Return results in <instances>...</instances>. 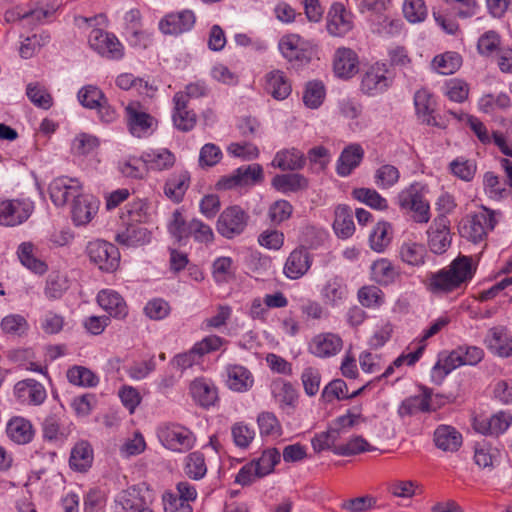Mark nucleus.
<instances>
[{
  "label": "nucleus",
  "instance_id": "19",
  "mask_svg": "<svg viewBox=\"0 0 512 512\" xmlns=\"http://www.w3.org/2000/svg\"><path fill=\"white\" fill-rule=\"evenodd\" d=\"M512 424V415L500 411L488 418H476L474 429L484 435L499 436L503 434Z\"/></svg>",
  "mask_w": 512,
  "mask_h": 512
},
{
  "label": "nucleus",
  "instance_id": "48",
  "mask_svg": "<svg viewBox=\"0 0 512 512\" xmlns=\"http://www.w3.org/2000/svg\"><path fill=\"white\" fill-rule=\"evenodd\" d=\"M67 379L71 384L81 387H95L99 382V377L93 371L78 365L67 370Z\"/></svg>",
  "mask_w": 512,
  "mask_h": 512
},
{
  "label": "nucleus",
  "instance_id": "31",
  "mask_svg": "<svg viewBox=\"0 0 512 512\" xmlns=\"http://www.w3.org/2000/svg\"><path fill=\"white\" fill-rule=\"evenodd\" d=\"M115 240L128 247L144 245L150 241V232L139 223H129L116 234Z\"/></svg>",
  "mask_w": 512,
  "mask_h": 512
},
{
  "label": "nucleus",
  "instance_id": "56",
  "mask_svg": "<svg viewBox=\"0 0 512 512\" xmlns=\"http://www.w3.org/2000/svg\"><path fill=\"white\" fill-rule=\"evenodd\" d=\"M483 185L486 195L494 200L507 196L506 183L502 182L493 172H486L483 176Z\"/></svg>",
  "mask_w": 512,
  "mask_h": 512
},
{
  "label": "nucleus",
  "instance_id": "57",
  "mask_svg": "<svg viewBox=\"0 0 512 512\" xmlns=\"http://www.w3.org/2000/svg\"><path fill=\"white\" fill-rule=\"evenodd\" d=\"M281 458L280 452L276 448L265 450L261 457L252 461L256 467L259 476L264 477L271 473Z\"/></svg>",
  "mask_w": 512,
  "mask_h": 512
},
{
  "label": "nucleus",
  "instance_id": "21",
  "mask_svg": "<svg viewBox=\"0 0 512 512\" xmlns=\"http://www.w3.org/2000/svg\"><path fill=\"white\" fill-rule=\"evenodd\" d=\"M348 287L343 278L332 276L321 288V298L327 306L332 308L342 305L348 297Z\"/></svg>",
  "mask_w": 512,
  "mask_h": 512
},
{
  "label": "nucleus",
  "instance_id": "58",
  "mask_svg": "<svg viewBox=\"0 0 512 512\" xmlns=\"http://www.w3.org/2000/svg\"><path fill=\"white\" fill-rule=\"evenodd\" d=\"M26 94L29 100L39 108L49 109L53 104L52 96L46 88L39 83L28 84Z\"/></svg>",
  "mask_w": 512,
  "mask_h": 512
},
{
  "label": "nucleus",
  "instance_id": "61",
  "mask_svg": "<svg viewBox=\"0 0 512 512\" xmlns=\"http://www.w3.org/2000/svg\"><path fill=\"white\" fill-rule=\"evenodd\" d=\"M1 329L6 334L21 336L28 331L29 325L22 315L10 314L2 319Z\"/></svg>",
  "mask_w": 512,
  "mask_h": 512
},
{
  "label": "nucleus",
  "instance_id": "4",
  "mask_svg": "<svg viewBox=\"0 0 512 512\" xmlns=\"http://www.w3.org/2000/svg\"><path fill=\"white\" fill-rule=\"evenodd\" d=\"M157 437L161 444L178 453L191 450L196 443L195 434L187 427L177 423H167L157 429Z\"/></svg>",
  "mask_w": 512,
  "mask_h": 512
},
{
  "label": "nucleus",
  "instance_id": "24",
  "mask_svg": "<svg viewBox=\"0 0 512 512\" xmlns=\"http://www.w3.org/2000/svg\"><path fill=\"white\" fill-rule=\"evenodd\" d=\"M98 210V201L88 194H81L72 202L71 214L75 225H86Z\"/></svg>",
  "mask_w": 512,
  "mask_h": 512
},
{
  "label": "nucleus",
  "instance_id": "7",
  "mask_svg": "<svg viewBox=\"0 0 512 512\" xmlns=\"http://www.w3.org/2000/svg\"><path fill=\"white\" fill-rule=\"evenodd\" d=\"M87 254L90 261L102 271L113 272L118 267L119 251L116 246L109 242L103 240L90 242L87 246Z\"/></svg>",
  "mask_w": 512,
  "mask_h": 512
},
{
  "label": "nucleus",
  "instance_id": "54",
  "mask_svg": "<svg viewBox=\"0 0 512 512\" xmlns=\"http://www.w3.org/2000/svg\"><path fill=\"white\" fill-rule=\"evenodd\" d=\"M510 104V98L505 93H500L496 96L492 94H487L479 99L478 107L480 111L486 114H491L496 110L507 109L508 107H510Z\"/></svg>",
  "mask_w": 512,
  "mask_h": 512
},
{
  "label": "nucleus",
  "instance_id": "16",
  "mask_svg": "<svg viewBox=\"0 0 512 512\" xmlns=\"http://www.w3.org/2000/svg\"><path fill=\"white\" fill-rule=\"evenodd\" d=\"M125 111L130 133L137 138L147 135L153 125V117L138 102L129 103Z\"/></svg>",
  "mask_w": 512,
  "mask_h": 512
},
{
  "label": "nucleus",
  "instance_id": "26",
  "mask_svg": "<svg viewBox=\"0 0 512 512\" xmlns=\"http://www.w3.org/2000/svg\"><path fill=\"white\" fill-rule=\"evenodd\" d=\"M173 102V123L175 127L183 132L192 130L196 124V114L187 110L186 96L177 92L173 97Z\"/></svg>",
  "mask_w": 512,
  "mask_h": 512
},
{
  "label": "nucleus",
  "instance_id": "17",
  "mask_svg": "<svg viewBox=\"0 0 512 512\" xmlns=\"http://www.w3.org/2000/svg\"><path fill=\"white\" fill-rule=\"evenodd\" d=\"M195 20V14L191 10L170 13L159 22V29L164 34L178 35L191 30Z\"/></svg>",
  "mask_w": 512,
  "mask_h": 512
},
{
  "label": "nucleus",
  "instance_id": "50",
  "mask_svg": "<svg viewBox=\"0 0 512 512\" xmlns=\"http://www.w3.org/2000/svg\"><path fill=\"white\" fill-rule=\"evenodd\" d=\"M184 473L193 480H200L206 475L207 466L201 452H192L186 456Z\"/></svg>",
  "mask_w": 512,
  "mask_h": 512
},
{
  "label": "nucleus",
  "instance_id": "52",
  "mask_svg": "<svg viewBox=\"0 0 512 512\" xmlns=\"http://www.w3.org/2000/svg\"><path fill=\"white\" fill-rule=\"evenodd\" d=\"M68 288L67 277L63 274L54 273L50 274L46 280L44 294L49 300H56L61 298Z\"/></svg>",
  "mask_w": 512,
  "mask_h": 512
},
{
  "label": "nucleus",
  "instance_id": "37",
  "mask_svg": "<svg viewBox=\"0 0 512 512\" xmlns=\"http://www.w3.org/2000/svg\"><path fill=\"white\" fill-rule=\"evenodd\" d=\"M414 104L418 117L427 125L436 126L437 122L433 116L435 101L431 93L426 89L418 90L414 95Z\"/></svg>",
  "mask_w": 512,
  "mask_h": 512
},
{
  "label": "nucleus",
  "instance_id": "53",
  "mask_svg": "<svg viewBox=\"0 0 512 512\" xmlns=\"http://www.w3.org/2000/svg\"><path fill=\"white\" fill-rule=\"evenodd\" d=\"M400 178V172L397 167L391 164L380 166L374 174L375 184L381 189H389L396 185Z\"/></svg>",
  "mask_w": 512,
  "mask_h": 512
},
{
  "label": "nucleus",
  "instance_id": "32",
  "mask_svg": "<svg viewBox=\"0 0 512 512\" xmlns=\"http://www.w3.org/2000/svg\"><path fill=\"white\" fill-rule=\"evenodd\" d=\"M428 255L424 244L412 240L403 241L399 247V257L402 262L412 267L423 266Z\"/></svg>",
  "mask_w": 512,
  "mask_h": 512
},
{
  "label": "nucleus",
  "instance_id": "36",
  "mask_svg": "<svg viewBox=\"0 0 512 512\" xmlns=\"http://www.w3.org/2000/svg\"><path fill=\"white\" fill-rule=\"evenodd\" d=\"M93 462V449L87 441L77 442L71 450L69 465L78 472H86Z\"/></svg>",
  "mask_w": 512,
  "mask_h": 512
},
{
  "label": "nucleus",
  "instance_id": "34",
  "mask_svg": "<svg viewBox=\"0 0 512 512\" xmlns=\"http://www.w3.org/2000/svg\"><path fill=\"white\" fill-rule=\"evenodd\" d=\"M306 157L304 153L296 148L283 149L276 153L272 166L285 170H300L305 166Z\"/></svg>",
  "mask_w": 512,
  "mask_h": 512
},
{
  "label": "nucleus",
  "instance_id": "60",
  "mask_svg": "<svg viewBox=\"0 0 512 512\" xmlns=\"http://www.w3.org/2000/svg\"><path fill=\"white\" fill-rule=\"evenodd\" d=\"M325 97V88L322 82L312 81L307 83L303 93L304 104L312 109L318 108Z\"/></svg>",
  "mask_w": 512,
  "mask_h": 512
},
{
  "label": "nucleus",
  "instance_id": "62",
  "mask_svg": "<svg viewBox=\"0 0 512 512\" xmlns=\"http://www.w3.org/2000/svg\"><path fill=\"white\" fill-rule=\"evenodd\" d=\"M476 164L472 160L463 157L456 158L450 163V171L457 178L463 181H471L476 173Z\"/></svg>",
  "mask_w": 512,
  "mask_h": 512
},
{
  "label": "nucleus",
  "instance_id": "5",
  "mask_svg": "<svg viewBox=\"0 0 512 512\" xmlns=\"http://www.w3.org/2000/svg\"><path fill=\"white\" fill-rule=\"evenodd\" d=\"M423 187L420 183H412L403 189L397 196L401 209L412 212V218L416 223H427L430 220V206L424 199Z\"/></svg>",
  "mask_w": 512,
  "mask_h": 512
},
{
  "label": "nucleus",
  "instance_id": "8",
  "mask_svg": "<svg viewBox=\"0 0 512 512\" xmlns=\"http://www.w3.org/2000/svg\"><path fill=\"white\" fill-rule=\"evenodd\" d=\"M33 204L19 199H0V225L14 227L25 222L32 214Z\"/></svg>",
  "mask_w": 512,
  "mask_h": 512
},
{
  "label": "nucleus",
  "instance_id": "49",
  "mask_svg": "<svg viewBox=\"0 0 512 512\" xmlns=\"http://www.w3.org/2000/svg\"><path fill=\"white\" fill-rule=\"evenodd\" d=\"M372 276L381 285H389L395 281L398 272L392 263L387 259H379L372 264Z\"/></svg>",
  "mask_w": 512,
  "mask_h": 512
},
{
  "label": "nucleus",
  "instance_id": "51",
  "mask_svg": "<svg viewBox=\"0 0 512 512\" xmlns=\"http://www.w3.org/2000/svg\"><path fill=\"white\" fill-rule=\"evenodd\" d=\"M61 6L59 0H42L37 2L36 7L32 10L19 14V17L28 18L32 17L34 20L41 22L44 19L50 18Z\"/></svg>",
  "mask_w": 512,
  "mask_h": 512
},
{
  "label": "nucleus",
  "instance_id": "43",
  "mask_svg": "<svg viewBox=\"0 0 512 512\" xmlns=\"http://www.w3.org/2000/svg\"><path fill=\"white\" fill-rule=\"evenodd\" d=\"M272 186L282 193L297 192L307 188L308 180L298 173L281 174L272 179Z\"/></svg>",
  "mask_w": 512,
  "mask_h": 512
},
{
  "label": "nucleus",
  "instance_id": "13",
  "mask_svg": "<svg viewBox=\"0 0 512 512\" xmlns=\"http://www.w3.org/2000/svg\"><path fill=\"white\" fill-rule=\"evenodd\" d=\"M49 194L56 206L65 205L70 199L72 202L82 194V187L77 179L58 177L49 185Z\"/></svg>",
  "mask_w": 512,
  "mask_h": 512
},
{
  "label": "nucleus",
  "instance_id": "28",
  "mask_svg": "<svg viewBox=\"0 0 512 512\" xmlns=\"http://www.w3.org/2000/svg\"><path fill=\"white\" fill-rule=\"evenodd\" d=\"M227 386L235 392H247L254 385V377L249 369L242 365H228L226 367Z\"/></svg>",
  "mask_w": 512,
  "mask_h": 512
},
{
  "label": "nucleus",
  "instance_id": "25",
  "mask_svg": "<svg viewBox=\"0 0 512 512\" xmlns=\"http://www.w3.org/2000/svg\"><path fill=\"white\" fill-rule=\"evenodd\" d=\"M390 85L386 71L379 65L372 66L365 72L361 81V90L368 95L384 92Z\"/></svg>",
  "mask_w": 512,
  "mask_h": 512
},
{
  "label": "nucleus",
  "instance_id": "1",
  "mask_svg": "<svg viewBox=\"0 0 512 512\" xmlns=\"http://www.w3.org/2000/svg\"><path fill=\"white\" fill-rule=\"evenodd\" d=\"M476 267L470 256L459 255L447 267L429 272L424 281L426 289L435 295L464 290L474 277Z\"/></svg>",
  "mask_w": 512,
  "mask_h": 512
},
{
  "label": "nucleus",
  "instance_id": "22",
  "mask_svg": "<svg viewBox=\"0 0 512 512\" xmlns=\"http://www.w3.org/2000/svg\"><path fill=\"white\" fill-rule=\"evenodd\" d=\"M358 56L350 48H338L334 55L333 69L337 77L349 79L358 72Z\"/></svg>",
  "mask_w": 512,
  "mask_h": 512
},
{
  "label": "nucleus",
  "instance_id": "2",
  "mask_svg": "<svg viewBox=\"0 0 512 512\" xmlns=\"http://www.w3.org/2000/svg\"><path fill=\"white\" fill-rule=\"evenodd\" d=\"M484 357V351L476 346H459L449 353L443 363L440 361L432 369L433 382L440 384L454 369L463 365H476Z\"/></svg>",
  "mask_w": 512,
  "mask_h": 512
},
{
  "label": "nucleus",
  "instance_id": "45",
  "mask_svg": "<svg viewBox=\"0 0 512 512\" xmlns=\"http://www.w3.org/2000/svg\"><path fill=\"white\" fill-rule=\"evenodd\" d=\"M272 394L281 408L294 407L297 401V391L294 386L284 380L272 383Z\"/></svg>",
  "mask_w": 512,
  "mask_h": 512
},
{
  "label": "nucleus",
  "instance_id": "42",
  "mask_svg": "<svg viewBox=\"0 0 512 512\" xmlns=\"http://www.w3.org/2000/svg\"><path fill=\"white\" fill-rule=\"evenodd\" d=\"M146 170L162 171L170 169L175 164V156L168 149H157L143 153Z\"/></svg>",
  "mask_w": 512,
  "mask_h": 512
},
{
  "label": "nucleus",
  "instance_id": "40",
  "mask_svg": "<svg viewBox=\"0 0 512 512\" xmlns=\"http://www.w3.org/2000/svg\"><path fill=\"white\" fill-rule=\"evenodd\" d=\"M333 229L342 239L351 237L355 231L352 210L346 205H339L335 209Z\"/></svg>",
  "mask_w": 512,
  "mask_h": 512
},
{
  "label": "nucleus",
  "instance_id": "15",
  "mask_svg": "<svg viewBox=\"0 0 512 512\" xmlns=\"http://www.w3.org/2000/svg\"><path fill=\"white\" fill-rule=\"evenodd\" d=\"M312 256L304 246L295 248L287 257L283 267L284 275L297 280L307 274L312 265Z\"/></svg>",
  "mask_w": 512,
  "mask_h": 512
},
{
  "label": "nucleus",
  "instance_id": "33",
  "mask_svg": "<svg viewBox=\"0 0 512 512\" xmlns=\"http://www.w3.org/2000/svg\"><path fill=\"white\" fill-rule=\"evenodd\" d=\"M145 504L135 488L120 491L111 506V512H137Z\"/></svg>",
  "mask_w": 512,
  "mask_h": 512
},
{
  "label": "nucleus",
  "instance_id": "38",
  "mask_svg": "<svg viewBox=\"0 0 512 512\" xmlns=\"http://www.w3.org/2000/svg\"><path fill=\"white\" fill-rule=\"evenodd\" d=\"M6 433L13 442L27 444L33 439L34 429L27 419L14 417L8 422Z\"/></svg>",
  "mask_w": 512,
  "mask_h": 512
},
{
  "label": "nucleus",
  "instance_id": "23",
  "mask_svg": "<svg viewBox=\"0 0 512 512\" xmlns=\"http://www.w3.org/2000/svg\"><path fill=\"white\" fill-rule=\"evenodd\" d=\"M42 432L45 440L61 442L71 433V424L58 414L48 415L42 423Z\"/></svg>",
  "mask_w": 512,
  "mask_h": 512
},
{
  "label": "nucleus",
  "instance_id": "27",
  "mask_svg": "<svg viewBox=\"0 0 512 512\" xmlns=\"http://www.w3.org/2000/svg\"><path fill=\"white\" fill-rule=\"evenodd\" d=\"M363 157L364 150L359 144L348 145L343 149L337 161V174L342 177L350 175L360 165Z\"/></svg>",
  "mask_w": 512,
  "mask_h": 512
},
{
  "label": "nucleus",
  "instance_id": "9",
  "mask_svg": "<svg viewBox=\"0 0 512 512\" xmlns=\"http://www.w3.org/2000/svg\"><path fill=\"white\" fill-rule=\"evenodd\" d=\"M90 47L102 57L119 60L124 55L123 45L118 38L102 29H93L88 39Z\"/></svg>",
  "mask_w": 512,
  "mask_h": 512
},
{
  "label": "nucleus",
  "instance_id": "35",
  "mask_svg": "<svg viewBox=\"0 0 512 512\" xmlns=\"http://www.w3.org/2000/svg\"><path fill=\"white\" fill-rule=\"evenodd\" d=\"M434 442L443 451L455 452L462 444V435L452 426L440 425L434 432Z\"/></svg>",
  "mask_w": 512,
  "mask_h": 512
},
{
  "label": "nucleus",
  "instance_id": "20",
  "mask_svg": "<svg viewBox=\"0 0 512 512\" xmlns=\"http://www.w3.org/2000/svg\"><path fill=\"white\" fill-rule=\"evenodd\" d=\"M484 342L488 349L500 357L512 356V336L504 326L492 327L488 330Z\"/></svg>",
  "mask_w": 512,
  "mask_h": 512
},
{
  "label": "nucleus",
  "instance_id": "63",
  "mask_svg": "<svg viewBox=\"0 0 512 512\" xmlns=\"http://www.w3.org/2000/svg\"><path fill=\"white\" fill-rule=\"evenodd\" d=\"M77 96L81 105L88 109H96L106 98L103 92L93 85H87L81 88Z\"/></svg>",
  "mask_w": 512,
  "mask_h": 512
},
{
  "label": "nucleus",
  "instance_id": "64",
  "mask_svg": "<svg viewBox=\"0 0 512 512\" xmlns=\"http://www.w3.org/2000/svg\"><path fill=\"white\" fill-rule=\"evenodd\" d=\"M499 451L488 444H478L475 447L474 460L481 468H491L497 462Z\"/></svg>",
  "mask_w": 512,
  "mask_h": 512
},
{
  "label": "nucleus",
  "instance_id": "18",
  "mask_svg": "<svg viewBox=\"0 0 512 512\" xmlns=\"http://www.w3.org/2000/svg\"><path fill=\"white\" fill-rule=\"evenodd\" d=\"M326 27L332 36L346 35L353 28L351 13L345 9L343 4L334 3L328 12Z\"/></svg>",
  "mask_w": 512,
  "mask_h": 512
},
{
  "label": "nucleus",
  "instance_id": "29",
  "mask_svg": "<svg viewBox=\"0 0 512 512\" xmlns=\"http://www.w3.org/2000/svg\"><path fill=\"white\" fill-rule=\"evenodd\" d=\"M190 394L200 406L210 407L218 399L216 386L208 379L197 378L190 384Z\"/></svg>",
  "mask_w": 512,
  "mask_h": 512
},
{
  "label": "nucleus",
  "instance_id": "11",
  "mask_svg": "<svg viewBox=\"0 0 512 512\" xmlns=\"http://www.w3.org/2000/svg\"><path fill=\"white\" fill-rule=\"evenodd\" d=\"M449 223L447 217L441 215L434 219L427 230L429 250L436 255L444 254L451 246Z\"/></svg>",
  "mask_w": 512,
  "mask_h": 512
},
{
  "label": "nucleus",
  "instance_id": "44",
  "mask_svg": "<svg viewBox=\"0 0 512 512\" xmlns=\"http://www.w3.org/2000/svg\"><path fill=\"white\" fill-rule=\"evenodd\" d=\"M17 255L20 262L31 271L43 274L47 265L35 255V246L31 242H23L18 246Z\"/></svg>",
  "mask_w": 512,
  "mask_h": 512
},
{
  "label": "nucleus",
  "instance_id": "46",
  "mask_svg": "<svg viewBox=\"0 0 512 512\" xmlns=\"http://www.w3.org/2000/svg\"><path fill=\"white\" fill-rule=\"evenodd\" d=\"M391 225L388 222H378L369 235L370 248L375 252H383L391 242Z\"/></svg>",
  "mask_w": 512,
  "mask_h": 512
},
{
  "label": "nucleus",
  "instance_id": "6",
  "mask_svg": "<svg viewBox=\"0 0 512 512\" xmlns=\"http://www.w3.org/2000/svg\"><path fill=\"white\" fill-rule=\"evenodd\" d=\"M248 213L238 205L225 208L218 217L217 231L227 239L241 235L249 222Z\"/></svg>",
  "mask_w": 512,
  "mask_h": 512
},
{
  "label": "nucleus",
  "instance_id": "14",
  "mask_svg": "<svg viewBox=\"0 0 512 512\" xmlns=\"http://www.w3.org/2000/svg\"><path fill=\"white\" fill-rule=\"evenodd\" d=\"M342 348V338L332 332H323L315 335L308 346L309 352L318 358L333 357L337 355Z\"/></svg>",
  "mask_w": 512,
  "mask_h": 512
},
{
  "label": "nucleus",
  "instance_id": "55",
  "mask_svg": "<svg viewBox=\"0 0 512 512\" xmlns=\"http://www.w3.org/2000/svg\"><path fill=\"white\" fill-rule=\"evenodd\" d=\"M352 196L374 209L384 210L388 206L387 200L374 189L356 188L352 191Z\"/></svg>",
  "mask_w": 512,
  "mask_h": 512
},
{
  "label": "nucleus",
  "instance_id": "10",
  "mask_svg": "<svg viewBox=\"0 0 512 512\" xmlns=\"http://www.w3.org/2000/svg\"><path fill=\"white\" fill-rule=\"evenodd\" d=\"M282 56L289 62H309L313 44L309 40H305L298 34H288L283 36L278 44Z\"/></svg>",
  "mask_w": 512,
  "mask_h": 512
},
{
  "label": "nucleus",
  "instance_id": "41",
  "mask_svg": "<svg viewBox=\"0 0 512 512\" xmlns=\"http://www.w3.org/2000/svg\"><path fill=\"white\" fill-rule=\"evenodd\" d=\"M265 89L277 100H283L291 93V85L280 70L271 71L266 75Z\"/></svg>",
  "mask_w": 512,
  "mask_h": 512
},
{
  "label": "nucleus",
  "instance_id": "12",
  "mask_svg": "<svg viewBox=\"0 0 512 512\" xmlns=\"http://www.w3.org/2000/svg\"><path fill=\"white\" fill-rule=\"evenodd\" d=\"M420 389L421 394L410 396L399 405L397 412L401 418L413 416L419 412H430L443 404V402H437L435 405L432 389L425 386H421Z\"/></svg>",
  "mask_w": 512,
  "mask_h": 512
},
{
  "label": "nucleus",
  "instance_id": "3",
  "mask_svg": "<svg viewBox=\"0 0 512 512\" xmlns=\"http://www.w3.org/2000/svg\"><path fill=\"white\" fill-rule=\"evenodd\" d=\"M497 224L496 213L486 207L473 214L467 215L459 225L462 237L473 243L483 241Z\"/></svg>",
  "mask_w": 512,
  "mask_h": 512
},
{
  "label": "nucleus",
  "instance_id": "59",
  "mask_svg": "<svg viewBox=\"0 0 512 512\" xmlns=\"http://www.w3.org/2000/svg\"><path fill=\"white\" fill-rule=\"evenodd\" d=\"M257 423L261 435L274 437L281 435L282 427L274 413L261 412L257 417Z\"/></svg>",
  "mask_w": 512,
  "mask_h": 512
},
{
  "label": "nucleus",
  "instance_id": "39",
  "mask_svg": "<svg viewBox=\"0 0 512 512\" xmlns=\"http://www.w3.org/2000/svg\"><path fill=\"white\" fill-rule=\"evenodd\" d=\"M190 175L187 171L172 174L165 183L164 193L172 201L178 203L183 199L189 187Z\"/></svg>",
  "mask_w": 512,
  "mask_h": 512
},
{
  "label": "nucleus",
  "instance_id": "47",
  "mask_svg": "<svg viewBox=\"0 0 512 512\" xmlns=\"http://www.w3.org/2000/svg\"><path fill=\"white\" fill-rule=\"evenodd\" d=\"M462 64L461 56L456 52H445L437 55L432 61L434 69L442 75L455 73Z\"/></svg>",
  "mask_w": 512,
  "mask_h": 512
},
{
  "label": "nucleus",
  "instance_id": "30",
  "mask_svg": "<svg viewBox=\"0 0 512 512\" xmlns=\"http://www.w3.org/2000/svg\"><path fill=\"white\" fill-rule=\"evenodd\" d=\"M98 304L114 318L122 319L128 313L123 297L116 291L105 289L97 295Z\"/></svg>",
  "mask_w": 512,
  "mask_h": 512
}]
</instances>
